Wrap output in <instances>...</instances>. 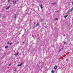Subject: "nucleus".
<instances>
[{"instance_id": "f257e3e1", "label": "nucleus", "mask_w": 73, "mask_h": 73, "mask_svg": "<svg viewBox=\"0 0 73 73\" xmlns=\"http://www.w3.org/2000/svg\"><path fill=\"white\" fill-rule=\"evenodd\" d=\"M36 22L34 23V27H38V25H39V23H38L35 26V25H36Z\"/></svg>"}, {"instance_id": "f03ea898", "label": "nucleus", "mask_w": 73, "mask_h": 73, "mask_svg": "<svg viewBox=\"0 0 73 73\" xmlns=\"http://www.w3.org/2000/svg\"><path fill=\"white\" fill-rule=\"evenodd\" d=\"M57 66H54V69H55V70H56V69H57Z\"/></svg>"}, {"instance_id": "7ed1b4c3", "label": "nucleus", "mask_w": 73, "mask_h": 73, "mask_svg": "<svg viewBox=\"0 0 73 73\" xmlns=\"http://www.w3.org/2000/svg\"><path fill=\"white\" fill-rule=\"evenodd\" d=\"M23 64V63L21 62L20 64H19L18 65V66H20L22 65V64Z\"/></svg>"}, {"instance_id": "20e7f679", "label": "nucleus", "mask_w": 73, "mask_h": 73, "mask_svg": "<svg viewBox=\"0 0 73 73\" xmlns=\"http://www.w3.org/2000/svg\"><path fill=\"white\" fill-rule=\"evenodd\" d=\"M19 54V53H15V54H14V55L15 56H17V55H18V54Z\"/></svg>"}, {"instance_id": "39448f33", "label": "nucleus", "mask_w": 73, "mask_h": 73, "mask_svg": "<svg viewBox=\"0 0 73 73\" xmlns=\"http://www.w3.org/2000/svg\"><path fill=\"white\" fill-rule=\"evenodd\" d=\"M40 8H41V9H42V4H41L40 5Z\"/></svg>"}, {"instance_id": "423d86ee", "label": "nucleus", "mask_w": 73, "mask_h": 73, "mask_svg": "<svg viewBox=\"0 0 73 73\" xmlns=\"http://www.w3.org/2000/svg\"><path fill=\"white\" fill-rule=\"evenodd\" d=\"M73 7H72V9L70 10L71 12H72V11H73Z\"/></svg>"}, {"instance_id": "0eeeda50", "label": "nucleus", "mask_w": 73, "mask_h": 73, "mask_svg": "<svg viewBox=\"0 0 73 73\" xmlns=\"http://www.w3.org/2000/svg\"><path fill=\"white\" fill-rule=\"evenodd\" d=\"M16 15H17L16 14H15V19H16V17H17V16H16Z\"/></svg>"}, {"instance_id": "6e6552de", "label": "nucleus", "mask_w": 73, "mask_h": 73, "mask_svg": "<svg viewBox=\"0 0 73 73\" xmlns=\"http://www.w3.org/2000/svg\"><path fill=\"white\" fill-rule=\"evenodd\" d=\"M68 15H67L65 16L64 17H65V18H66V17H68Z\"/></svg>"}, {"instance_id": "1a4fd4ad", "label": "nucleus", "mask_w": 73, "mask_h": 73, "mask_svg": "<svg viewBox=\"0 0 73 73\" xmlns=\"http://www.w3.org/2000/svg\"><path fill=\"white\" fill-rule=\"evenodd\" d=\"M9 8H10V6H9L8 7L6 8V9H8Z\"/></svg>"}, {"instance_id": "9d476101", "label": "nucleus", "mask_w": 73, "mask_h": 73, "mask_svg": "<svg viewBox=\"0 0 73 73\" xmlns=\"http://www.w3.org/2000/svg\"><path fill=\"white\" fill-rule=\"evenodd\" d=\"M67 13L68 14H69V13H70V11H67Z\"/></svg>"}, {"instance_id": "9b49d317", "label": "nucleus", "mask_w": 73, "mask_h": 73, "mask_svg": "<svg viewBox=\"0 0 73 73\" xmlns=\"http://www.w3.org/2000/svg\"><path fill=\"white\" fill-rule=\"evenodd\" d=\"M5 48H8V46H5Z\"/></svg>"}, {"instance_id": "f8f14e48", "label": "nucleus", "mask_w": 73, "mask_h": 73, "mask_svg": "<svg viewBox=\"0 0 73 73\" xmlns=\"http://www.w3.org/2000/svg\"><path fill=\"white\" fill-rule=\"evenodd\" d=\"M58 20V19H57V18H56L55 19H54V21H55L56 20Z\"/></svg>"}, {"instance_id": "ddd939ff", "label": "nucleus", "mask_w": 73, "mask_h": 73, "mask_svg": "<svg viewBox=\"0 0 73 73\" xmlns=\"http://www.w3.org/2000/svg\"><path fill=\"white\" fill-rule=\"evenodd\" d=\"M16 2H17L16 1H15L14 3V4H16Z\"/></svg>"}, {"instance_id": "4468645a", "label": "nucleus", "mask_w": 73, "mask_h": 73, "mask_svg": "<svg viewBox=\"0 0 73 73\" xmlns=\"http://www.w3.org/2000/svg\"><path fill=\"white\" fill-rule=\"evenodd\" d=\"M66 42H64V44H66Z\"/></svg>"}, {"instance_id": "2eb2a0df", "label": "nucleus", "mask_w": 73, "mask_h": 73, "mask_svg": "<svg viewBox=\"0 0 73 73\" xmlns=\"http://www.w3.org/2000/svg\"><path fill=\"white\" fill-rule=\"evenodd\" d=\"M61 49H59L58 50L59 52H61Z\"/></svg>"}, {"instance_id": "dca6fc26", "label": "nucleus", "mask_w": 73, "mask_h": 73, "mask_svg": "<svg viewBox=\"0 0 73 73\" xmlns=\"http://www.w3.org/2000/svg\"><path fill=\"white\" fill-rule=\"evenodd\" d=\"M7 1L8 2H9V1H11V0H8Z\"/></svg>"}, {"instance_id": "f3484780", "label": "nucleus", "mask_w": 73, "mask_h": 73, "mask_svg": "<svg viewBox=\"0 0 73 73\" xmlns=\"http://www.w3.org/2000/svg\"><path fill=\"white\" fill-rule=\"evenodd\" d=\"M43 21V19H42V20H41V22H42Z\"/></svg>"}, {"instance_id": "a211bd4d", "label": "nucleus", "mask_w": 73, "mask_h": 73, "mask_svg": "<svg viewBox=\"0 0 73 73\" xmlns=\"http://www.w3.org/2000/svg\"><path fill=\"white\" fill-rule=\"evenodd\" d=\"M7 44H10V43H9V42H8L7 43Z\"/></svg>"}, {"instance_id": "6ab92c4d", "label": "nucleus", "mask_w": 73, "mask_h": 73, "mask_svg": "<svg viewBox=\"0 0 73 73\" xmlns=\"http://www.w3.org/2000/svg\"><path fill=\"white\" fill-rule=\"evenodd\" d=\"M52 73H54V71H53L52 70Z\"/></svg>"}, {"instance_id": "aec40b11", "label": "nucleus", "mask_w": 73, "mask_h": 73, "mask_svg": "<svg viewBox=\"0 0 73 73\" xmlns=\"http://www.w3.org/2000/svg\"><path fill=\"white\" fill-rule=\"evenodd\" d=\"M10 65H11V64H10L9 65V66H10Z\"/></svg>"}, {"instance_id": "412c9836", "label": "nucleus", "mask_w": 73, "mask_h": 73, "mask_svg": "<svg viewBox=\"0 0 73 73\" xmlns=\"http://www.w3.org/2000/svg\"><path fill=\"white\" fill-rule=\"evenodd\" d=\"M56 4V3H53L52 4L53 5H54V4Z\"/></svg>"}, {"instance_id": "4be33fe9", "label": "nucleus", "mask_w": 73, "mask_h": 73, "mask_svg": "<svg viewBox=\"0 0 73 73\" xmlns=\"http://www.w3.org/2000/svg\"><path fill=\"white\" fill-rule=\"evenodd\" d=\"M13 44V43H10V45H12V44Z\"/></svg>"}, {"instance_id": "5701e85b", "label": "nucleus", "mask_w": 73, "mask_h": 73, "mask_svg": "<svg viewBox=\"0 0 73 73\" xmlns=\"http://www.w3.org/2000/svg\"><path fill=\"white\" fill-rule=\"evenodd\" d=\"M14 71H16V69L15 68L14 69Z\"/></svg>"}, {"instance_id": "b1692460", "label": "nucleus", "mask_w": 73, "mask_h": 73, "mask_svg": "<svg viewBox=\"0 0 73 73\" xmlns=\"http://www.w3.org/2000/svg\"><path fill=\"white\" fill-rule=\"evenodd\" d=\"M72 5H73V2H72Z\"/></svg>"}, {"instance_id": "393cba45", "label": "nucleus", "mask_w": 73, "mask_h": 73, "mask_svg": "<svg viewBox=\"0 0 73 73\" xmlns=\"http://www.w3.org/2000/svg\"><path fill=\"white\" fill-rule=\"evenodd\" d=\"M40 1V0H37V1Z\"/></svg>"}, {"instance_id": "a878e982", "label": "nucleus", "mask_w": 73, "mask_h": 73, "mask_svg": "<svg viewBox=\"0 0 73 73\" xmlns=\"http://www.w3.org/2000/svg\"><path fill=\"white\" fill-rule=\"evenodd\" d=\"M44 25H46V23H44Z\"/></svg>"}, {"instance_id": "bb28decb", "label": "nucleus", "mask_w": 73, "mask_h": 73, "mask_svg": "<svg viewBox=\"0 0 73 73\" xmlns=\"http://www.w3.org/2000/svg\"><path fill=\"white\" fill-rule=\"evenodd\" d=\"M17 44H19V42H17Z\"/></svg>"}, {"instance_id": "cd10ccee", "label": "nucleus", "mask_w": 73, "mask_h": 73, "mask_svg": "<svg viewBox=\"0 0 73 73\" xmlns=\"http://www.w3.org/2000/svg\"><path fill=\"white\" fill-rule=\"evenodd\" d=\"M25 43V42H23V44H24Z\"/></svg>"}, {"instance_id": "c85d7f7f", "label": "nucleus", "mask_w": 73, "mask_h": 73, "mask_svg": "<svg viewBox=\"0 0 73 73\" xmlns=\"http://www.w3.org/2000/svg\"><path fill=\"white\" fill-rule=\"evenodd\" d=\"M14 2H14V1H13V2H12V3H14Z\"/></svg>"}, {"instance_id": "c756f323", "label": "nucleus", "mask_w": 73, "mask_h": 73, "mask_svg": "<svg viewBox=\"0 0 73 73\" xmlns=\"http://www.w3.org/2000/svg\"><path fill=\"white\" fill-rule=\"evenodd\" d=\"M61 49H63V48H61Z\"/></svg>"}, {"instance_id": "7c9ffc66", "label": "nucleus", "mask_w": 73, "mask_h": 73, "mask_svg": "<svg viewBox=\"0 0 73 73\" xmlns=\"http://www.w3.org/2000/svg\"><path fill=\"white\" fill-rule=\"evenodd\" d=\"M57 12H59V11H57Z\"/></svg>"}, {"instance_id": "2f4dec72", "label": "nucleus", "mask_w": 73, "mask_h": 73, "mask_svg": "<svg viewBox=\"0 0 73 73\" xmlns=\"http://www.w3.org/2000/svg\"><path fill=\"white\" fill-rule=\"evenodd\" d=\"M31 21H32V20L31 19Z\"/></svg>"}, {"instance_id": "473e14b6", "label": "nucleus", "mask_w": 73, "mask_h": 73, "mask_svg": "<svg viewBox=\"0 0 73 73\" xmlns=\"http://www.w3.org/2000/svg\"><path fill=\"white\" fill-rule=\"evenodd\" d=\"M17 1H19V0H17Z\"/></svg>"}, {"instance_id": "72a5a7b5", "label": "nucleus", "mask_w": 73, "mask_h": 73, "mask_svg": "<svg viewBox=\"0 0 73 73\" xmlns=\"http://www.w3.org/2000/svg\"><path fill=\"white\" fill-rule=\"evenodd\" d=\"M0 50H1V49H0Z\"/></svg>"}]
</instances>
